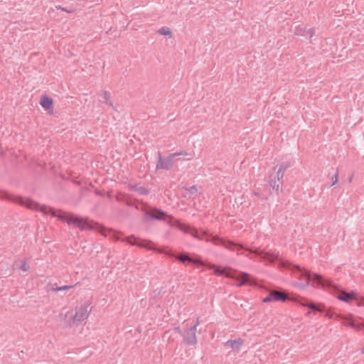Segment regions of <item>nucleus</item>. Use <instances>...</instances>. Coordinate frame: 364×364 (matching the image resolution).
I'll list each match as a JSON object with an SVG mask.
<instances>
[{"mask_svg":"<svg viewBox=\"0 0 364 364\" xmlns=\"http://www.w3.org/2000/svg\"><path fill=\"white\" fill-rule=\"evenodd\" d=\"M0 199L12 200L16 203L26 207L27 208L41 211L44 214L50 213L53 216L58 218L60 220L67 223L68 225H73L81 230H96L105 236L107 235L105 232V229L93 220H89L88 218H79L72 213H65L60 210L57 212L53 210L50 207L45 205H40L30 198L11 196L6 191L0 190Z\"/></svg>","mask_w":364,"mask_h":364,"instance_id":"1","label":"nucleus"},{"mask_svg":"<svg viewBox=\"0 0 364 364\" xmlns=\"http://www.w3.org/2000/svg\"><path fill=\"white\" fill-rule=\"evenodd\" d=\"M200 235L203 237V240L206 242H211L214 245H221L225 248L230 250V251H237V255H242L243 253L240 252V250H244L250 253H255V255L261 256L262 259L267 260L269 262H274L279 258L278 254L271 252H265L264 250H252L250 249L247 247H245L243 245L240 243H235L231 240H225L223 238L219 237L218 236H213L208 232V231L205 230H200Z\"/></svg>","mask_w":364,"mask_h":364,"instance_id":"2","label":"nucleus"},{"mask_svg":"<svg viewBox=\"0 0 364 364\" xmlns=\"http://www.w3.org/2000/svg\"><path fill=\"white\" fill-rule=\"evenodd\" d=\"M147 214L151 218L156 219V220H164L165 217H168L171 219L170 220L168 221V224L170 226L176 227L178 229H179L180 230L183 231V232L190 234L193 237H195L198 240H203V238L200 235V232H199L200 231L198 230H197L196 228L191 227L187 224H184L178 220H173V218L172 216L168 215L166 212H164L160 209L154 208V209L151 210V211L149 212Z\"/></svg>","mask_w":364,"mask_h":364,"instance_id":"3","label":"nucleus"},{"mask_svg":"<svg viewBox=\"0 0 364 364\" xmlns=\"http://www.w3.org/2000/svg\"><path fill=\"white\" fill-rule=\"evenodd\" d=\"M91 311L90 302L75 306L73 310L65 314L66 326L69 328L78 326L89 318Z\"/></svg>","mask_w":364,"mask_h":364,"instance_id":"4","label":"nucleus"},{"mask_svg":"<svg viewBox=\"0 0 364 364\" xmlns=\"http://www.w3.org/2000/svg\"><path fill=\"white\" fill-rule=\"evenodd\" d=\"M187 321H185L183 322V324L186 326V329L183 332L179 326L175 327L172 330L167 331L165 333V335L170 334L168 342L171 343L174 341V338H172L175 334H181L183 336V341L186 345L188 346H196L197 344V338H196V329L197 326L199 324V319L197 318L196 323L189 326H188V323H186Z\"/></svg>","mask_w":364,"mask_h":364,"instance_id":"5","label":"nucleus"},{"mask_svg":"<svg viewBox=\"0 0 364 364\" xmlns=\"http://www.w3.org/2000/svg\"><path fill=\"white\" fill-rule=\"evenodd\" d=\"M113 239L116 241L121 240V239L117 235H114ZM122 241H127L131 245H136L139 247H143L148 250H154L161 253L162 252V251L154 247V243L151 240H142L135 237L134 235H129L124 239H122Z\"/></svg>","mask_w":364,"mask_h":364,"instance_id":"6","label":"nucleus"},{"mask_svg":"<svg viewBox=\"0 0 364 364\" xmlns=\"http://www.w3.org/2000/svg\"><path fill=\"white\" fill-rule=\"evenodd\" d=\"M291 269L293 271L294 277L299 279V282H297L295 285L300 288H305L307 287L311 280L310 273L298 265H293Z\"/></svg>","mask_w":364,"mask_h":364,"instance_id":"7","label":"nucleus"},{"mask_svg":"<svg viewBox=\"0 0 364 364\" xmlns=\"http://www.w3.org/2000/svg\"><path fill=\"white\" fill-rule=\"evenodd\" d=\"M173 161L171 157L162 158L161 156L156 165L158 169L169 170L173 167Z\"/></svg>","mask_w":364,"mask_h":364,"instance_id":"8","label":"nucleus"},{"mask_svg":"<svg viewBox=\"0 0 364 364\" xmlns=\"http://www.w3.org/2000/svg\"><path fill=\"white\" fill-rule=\"evenodd\" d=\"M231 277L240 281V282L237 284V287H242L249 282L250 285H253L255 284L250 282V274L245 272H238Z\"/></svg>","mask_w":364,"mask_h":364,"instance_id":"9","label":"nucleus"},{"mask_svg":"<svg viewBox=\"0 0 364 364\" xmlns=\"http://www.w3.org/2000/svg\"><path fill=\"white\" fill-rule=\"evenodd\" d=\"M356 298V294L353 291L352 292H346L345 291H341L337 296V299L345 301V302H350L353 299H355Z\"/></svg>","mask_w":364,"mask_h":364,"instance_id":"10","label":"nucleus"},{"mask_svg":"<svg viewBox=\"0 0 364 364\" xmlns=\"http://www.w3.org/2000/svg\"><path fill=\"white\" fill-rule=\"evenodd\" d=\"M271 296L274 301H286L288 299L287 294L277 290H272Z\"/></svg>","mask_w":364,"mask_h":364,"instance_id":"11","label":"nucleus"},{"mask_svg":"<svg viewBox=\"0 0 364 364\" xmlns=\"http://www.w3.org/2000/svg\"><path fill=\"white\" fill-rule=\"evenodd\" d=\"M176 258L183 263H185L186 262H193L194 264H200V265L204 264L203 262L200 259H193V258L190 257L188 255H187L186 254H181V255H177L176 257Z\"/></svg>","mask_w":364,"mask_h":364,"instance_id":"12","label":"nucleus"},{"mask_svg":"<svg viewBox=\"0 0 364 364\" xmlns=\"http://www.w3.org/2000/svg\"><path fill=\"white\" fill-rule=\"evenodd\" d=\"M244 341L242 338H238L236 340H228L225 345L230 346L231 348L238 352L243 345Z\"/></svg>","mask_w":364,"mask_h":364,"instance_id":"13","label":"nucleus"},{"mask_svg":"<svg viewBox=\"0 0 364 364\" xmlns=\"http://www.w3.org/2000/svg\"><path fill=\"white\" fill-rule=\"evenodd\" d=\"M290 166L291 163L288 161L284 162L279 166V168L277 172V178H278L279 181H281L283 178L284 172Z\"/></svg>","mask_w":364,"mask_h":364,"instance_id":"14","label":"nucleus"},{"mask_svg":"<svg viewBox=\"0 0 364 364\" xmlns=\"http://www.w3.org/2000/svg\"><path fill=\"white\" fill-rule=\"evenodd\" d=\"M313 282L321 285L322 287L331 286L330 282L325 281L320 274H314L312 278Z\"/></svg>","mask_w":364,"mask_h":364,"instance_id":"15","label":"nucleus"},{"mask_svg":"<svg viewBox=\"0 0 364 364\" xmlns=\"http://www.w3.org/2000/svg\"><path fill=\"white\" fill-rule=\"evenodd\" d=\"M40 104L45 109H49V108H50L52 107L53 100H52L51 98H50V97H48L47 96H43L41 99Z\"/></svg>","mask_w":364,"mask_h":364,"instance_id":"16","label":"nucleus"},{"mask_svg":"<svg viewBox=\"0 0 364 364\" xmlns=\"http://www.w3.org/2000/svg\"><path fill=\"white\" fill-rule=\"evenodd\" d=\"M158 33L163 35V36H168L170 38L172 37V32L168 27H162L157 31Z\"/></svg>","mask_w":364,"mask_h":364,"instance_id":"17","label":"nucleus"},{"mask_svg":"<svg viewBox=\"0 0 364 364\" xmlns=\"http://www.w3.org/2000/svg\"><path fill=\"white\" fill-rule=\"evenodd\" d=\"M103 100H104V102L106 103L107 105H110V106H112V103L110 100V97H109V92L107 91H102V94H101Z\"/></svg>","mask_w":364,"mask_h":364,"instance_id":"18","label":"nucleus"},{"mask_svg":"<svg viewBox=\"0 0 364 364\" xmlns=\"http://www.w3.org/2000/svg\"><path fill=\"white\" fill-rule=\"evenodd\" d=\"M280 185H281V181H279L277 178V180L274 179V180H272L270 181L271 187L272 188V189H274L277 191H278L279 190Z\"/></svg>","mask_w":364,"mask_h":364,"instance_id":"19","label":"nucleus"},{"mask_svg":"<svg viewBox=\"0 0 364 364\" xmlns=\"http://www.w3.org/2000/svg\"><path fill=\"white\" fill-rule=\"evenodd\" d=\"M77 284H75V285H65V286H62V287H53L52 288V291H64V290H67V289H70L71 288H73L75 286H76Z\"/></svg>","mask_w":364,"mask_h":364,"instance_id":"20","label":"nucleus"},{"mask_svg":"<svg viewBox=\"0 0 364 364\" xmlns=\"http://www.w3.org/2000/svg\"><path fill=\"white\" fill-rule=\"evenodd\" d=\"M29 269H30V267L28 264V260L23 259L21 262V266L19 267V269L21 270L22 272H28L29 270Z\"/></svg>","mask_w":364,"mask_h":364,"instance_id":"21","label":"nucleus"},{"mask_svg":"<svg viewBox=\"0 0 364 364\" xmlns=\"http://www.w3.org/2000/svg\"><path fill=\"white\" fill-rule=\"evenodd\" d=\"M306 30L304 28L298 26L295 28L294 34L296 36H304L305 34Z\"/></svg>","mask_w":364,"mask_h":364,"instance_id":"22","label":"nucleus"},{"mask_svg":"<svg viewBox=\"0 0 364 364\" xmlns=\"http://www.w3.org/2000/svg\"><path fill=\"white\" fill-rule=\"evenodd\" d=\"M304 306H308L313 311H321V310L314 303H308V304H302Z\"/></svg>","mask_w":364,"mask_h":364,"instance_id":"23","label":"nucleus"},{"mask_svg":"<svg viewBox=\"0 0 364 364\" xmlns=\"http://www.w3.org/2000/svg\"><path fill=\"white\" fill-rule=\"evenodd\" d=\"M187 155H188V154L186 151H181L180 152L173 153V154H171L169 156L171 157L172 159H173V158H175L177 156H187Z\"/></svg>","mask_w":364,"mask_h":364,"instance_id":"24","label":"nucleus"},{"mask_svg":"<svg viewBox=\"0 0 364 364\" xmlns=\"http://www.w3.org/2000/svg\"><path fill=\"white\" fill-rule=\"evenodd\" d=\"M332 184L331 186H334L337 183L338 181V172L337 171L332 177H331Z\"/></svg>","mask_w":364,"mask_h":364,"instance_id":"25","label":"nucleus"},{"mask_svg":"<svg viewBox=\"0 0 364 364\" xmlns=\"http://www.w3.org/2000/svg\"><path fill=\"white\" fill-rule=\"evenodd\" d=\"M344 325L347 326H350V327H352L353 328H354V327L356 326V323L352 319H349L348 321L345 322Z\"/></svg>","mask_w":364,"mask_h":364,"instance_id":"26","label":"nucleus"},{"mask_svg":"<svg viewBox=\"0 0 364 364\" xmlns=\"http://www.w3.org/2000/svg\"><path fill=\"white\" fill-rule=\"evenodd\" d=\"M56 9H58V10H61L63 11L67 12V13H70V14L74 12L73 9H67L66 8H64V7H63L61 6H57Z\"/></svg>","mask_w":364,"mask_h":364,"instance_id":"27","label":"nucleus"},{"mask_svg":"<svg viewBox=\"0 0 364 364\" xmlns=\"http://www.w3.org/2000/svg\"><path fill=\"white\" fill-rule=\"evenodd\" d=\"M137 191L141 195H147L149 193V191L144 187L139 188Z\"/></svg>","mask_w":364,"mask_h":364,"instance_id":"28","label":"nucleus"},{"mask_svg":"<svg viewBox=\"0 0 364 364\" xmlns=\"http://www.w3.org/2000/svg\"><path fill=\"white\" fill-rule=\"evenodd\" d=\"M262 301L264 303H269V302L273 301L272 298L271 296V291L269 292V295L267 297H265L262 299Z\"/></svg>","mask_w":364,"mask_h":364,"instance_id":"29","label":"nucleus"},{"mask_svg":"<svg viewBox=\"0 0 364 364\" xmlns=\"http://www.w3.org/2000/svg\"><path fill=\"white\" fill-rule=\"evenodd\" d=\"M354 328H355L357 330H363L364 329V323H359V324L356 323V326L354 327Z\"/></svg>","mask_w":364,"mask_h":364,"instance_id":"30","label":"nucleus"},{"mask_svg":"<svg viewBox=\"0 0 364 364\" xmlns=\"http://www.w3.org/2000/svg\"><path fill=\"white\" fill-rule=\"evenodd\" d=\"M307 32L310 35V38H311L315 33V31L314 28H310Z\"/></svg>","mask_w":364,"mask_h":364,"instance_id":"31","label":"nucleus"},{"mask_svg":"<svg viewBox=\"0 0 364 364\" xmlns=\"http://www.w3.org/2000/svg\"><path fill=\"white\" fill-rule=\"evenodd\" d=\"M251 254H252V253H250V254H247V255H246L245 256H246L247 257L250 258V259H252V257L251 256Z\"/></svg>","mask_w":364,"mask_h":364,"instance_id":"32","label":"nucleus"},{"mask_svg":"<svg viewBox=\"0 0 364 364\" xmlns=\"http://www.w3.org/2000/svg\"><path fill=\"white\" fill-rule=\"evenodd\" d=\"M215 273H216V274H222V272H221V271H220V270H218V269H216V270H215Z\"/></svg>","mask_w":364,"mask_h":364,"instance_id":"33","label":"nucleus"},{"mask_svg":"<svg viewBox=\"0 0 364 364\" xmlns=\"http://www.w3.org/2000/svg\"><path fill=\"white\" fill-rule=\"evenodd\" d=\"M192 189H194V190L196 191V193L197 192V188H196V186H192V187L191 188V190H192Z\"/></svg>","mask_w":364,"mask_h":364,"instance_id":"34","label":"nucleus"},{"mask_svg":"<svg viewBox=\"0 0 364 364\" xmlns=\"http://www.w3.org/2000/svg\"><path fill=\"white\" fill-rule=\"evenodd\" d=\"M360 352H361L362 354H364V347L361 348Z\"/></svg>","mask_w":364,"mask_h":364,"instance_id":"35","label":"nucleus"},{"mask_svg":"<svg viewBox=\"0 0 364 364\" xmlns=\"http://www.w3.org/2000/svg\"><path fill=\"white\" fill-rule=\"evenodd\" d=\"M353 179V176L349 178V182H351Z\"/></svg>","mask_w":364,"mask_h":364,"instance_id":"36","label":"nucleus"},{"mask_svg":"<svg viewBox=\"0 0 364 364\" xmlns=\"http://www.w3.org/2000/svg\"><path fill=\"white\" fill-rule=\"evenodd\" d=\"M254 195H255V196H259V193H254Z\"/></svg>","mask_w":364,"mask_h":364,"instance_id":"37","label":"nucleus"}]
</instances>
